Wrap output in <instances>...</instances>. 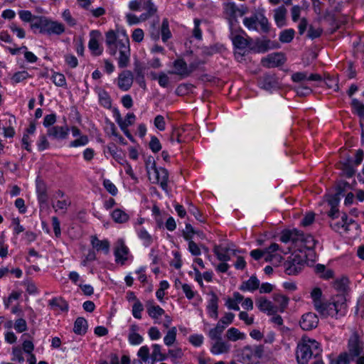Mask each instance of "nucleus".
Segmentation results:
<instances>
[{"mask_svg":"<svg viewBox=\"0 0 364 364\" xmlns=\"http://www.w3.org/2000/svg\"><path fill=\"white\" fill-rule=\"evenodd\" d=\"M105 44L109 55L114 56L119 51L118 67L124 68L130 61L129 39L126 32L109 30L105 33Z\"/></svg>","mask_w":364,"mask_h":364,"instance_id":"nucleus-1","label":"nucleus"},{"mask_svg":"<svg viewBox=\"0 0 364 364\" xmlns=\"http://www.w3.org/2000/svg\"><path fill=\"white\" fill-rule=\"evenodd\" d=\"M279 240L285 244H290L287 247L288 252L294 250L302 253L304 250H311L316 245V241L313 236L310 235H305L303 232L297 230H284L282 232Z\"/></svg>","mask_w":364,"mask_h":364,"instance_id":"nucleus-2","label":"nucleus"},{"mask_svg":"<svg viewBox=\"0 0 364 364\" xmlns=\"http://www.w3.org/2000/svg\"><path fill=\"white\" fill-rule=\"evenodd\" d=\"M341 194V188L337 186L336 191L333 194H326L321 205H324L326 213L329 219L328 223L331 228L335 232H339L341 229L340 218V196Z\"/></svg>","mask_w":364,"mask_h":364,"instance_id":"nucleus-3","label":"nucleus"},{"mask_svg":"<svg viewBox=\"0 0 364 364\" xmlns=\"http://www.w3.org/2000/svg\"><path fill=\"white\" fill-rule=\"evenodd\" d=\"M364 364V342L357 331H353L348 341L347 350L343 352V364Z\"/></svg>","mask_w":364,"mask_h":364,"instance_id":"nucleus-4","label":"nucleus"},{"mask_svg":"<svg viewBox=\"0 0 364 364\" xmlns=\"http://www.w3.org/2000/svg\"><path fill=\"white\" fill-rule=\"evenodd\" d=\"M320 344L315 340L303 338L297 345L296 357L298 364H307L315 356L321 354Z\"/></svg>","mask_w":364,"mask_h":364,"instance_id":"nucleus-5","label":"nucleus"},{"mask_svg":"<svg viewBox=\"0 0 364 364\" xmlns=\"http://www.w3.org/2000/svg\"><path fill=\"white\" fill-rule=\"evenodd\" d=\"M243 24L250 31H256L267 33L270 31V24L262 11H256L250 17L243 19Z\"/></svg>","mask_w":364,"mask_h":364,"instance_id":"nucleus-6","label":"nucleus"},{"mask_svg":"<svg viewBox=\"0 0 364 364\" xmlns=\"http://www.w3.org/2000/svg\"><path fill=\"white\" fill-rule=\"evenodd\" d=\"M146 171L149 175V179L154 177L153 183H159L161 188L168 191V171L162 167H156L154 160L149 159L146 162Z\"/></svg>","mask_w":364,"mask_h":364,"instance_id":"nucleus-7","label":"nucleus"},{"mask_svg":"<svg viewBox=\"0 0 364 364\" xmlns=\"http://www.w3.org/2000/svg\"><path fill=\"white\" fill-rule=\"evenodd\" d=\"M262 345L246 346L240 353V362L245 364H257L264 355Z\"/></svg>","mask_w":364,"mask_h":364,"instance_id":"nucleus-8","label":"nucleus"},{"mask_svg":"<svg viewBox=\"0 0 364 364\" xmlns=\"http://www.w3.org/2000/svg\"><path fill=\"white\" fill-rule=\"evenodd\" d=\"M333 289L337 291L336 297L338 299L333 298V301L326 304L323 303L322 311H317L318 313L323 316H330L331 317H338L339 311L341 307V304L339 301V293L341 289V281L336 280L333 284Z\"/></svg>","mask_w":364,"mask_h":364,"instance_id":"nucleus-9","label":"nucleus"},{"mask_svg":"<svg viewBox=\"0 0 364 364\" xmlns=\"http://www.w3.org/2000/svg\"><path fill=\"white\" fill-rule=\"evenodd\" d=\"M306 263V254H291L284 263V272L289 275L300 272Z\"/></svg>","mask_w":364,"mask_h":364,"instance_id":"nucleus-10","label":"nucleus"},{"mask_svg":"<svg viewBox=\"0 0 364 364\" xmlns=\"http://www.w3.org/2000/svg\"><path fill=\"white\" fill-rule=\"evenodd\" d=\"M129 8L132 11H146L140 16L141 21H145L156 11V8L151 0H132L129 3Z\"/></svg>","mask_w":364,"mask_h":364,"instance_id":"nucleus-11","label":"nucleus"},{"mask_svg":"<svg viewBox=\"0 0 364 364\" xmlns=\"http://www.w3.org/2000/svg\"><path fill=\"white\" fill-rule=\"evenodd\" d=\"M224 13L226 18L228 19L230 28L231 30L237 23V18L242 17L246 12L243 8H238L233 3H228L225 6Z\"/></svg>","mask_w":364,"mask_h":364,"instance_id":"nucleus-12","label":"nucleus"},{"mask_svg":"<svg viewBox=\"0 0 364 364\" xmlns=\"http://www.w3.org/2000/svg\"><path fill=\"white\" fill-rule=\"evenodd\" d=\"M114 255L115 257V262L117 264L124 265L129 259L130 255L129 250L125 245L124 240L119 239L116 242Z\"/></svg>","mask_w":364,"mask_h":364,"instance_id":"nucleus-13","label":"nucleus"},{"mask_svg":"<svg viewBox=\"0 0 364 364\" xmlns=\"http://www.w3.org/2000/svg\"><path fill=\"white\" fill-rule=\"evenodd\" d=\"M211 346L210 351L213 355L228 354L231 350V344L228 341L222 338L210 339Z\"/></svg>","mask_w":364,"mask_h":364,"instance_id":"nucleus-14","label":"nucleus"},{"mask_svg":"<svg viewBox=\"0 0 364 364\" xmlns=\"http://www.w3.org/2000/svg\"><path fill=\"white\" fill-rule=\"evenodd\" d=\"M279 252H283L284 254L287 253V252L282 250L279 248V245L277 243L271 244L267 248H266L265 261L269 262L273 264H278L280 263L282 259V256Z\"/></svg>","mask_w":364,"mask_h":364,"instance_id":"nucleus-15","label":"nucleus"},{"mask_svg":"<svg viewBox=\"0 0 364 364\" xmlns=\"http://www.w3.org/2000/svg\"><path fill=\"white\" fill-rule=\"evenodd\" d=\"M363 159V150H361V149L357 150L355 154V157L353 159H348V164H346L343 163V175H346L348 178L352 177L354 175L355 170L350 164L353 163L354 165L358 166L362 162Z\"/></svg>","mask_w":364,"mask_h":364,"instance_id":"nucleus-16","label":"nucleus"},{"mask_svg":"<svg viewBox=\"0 0 364 364\" xmlns=\"http://www.w3.org/2000/svg\"><path fill=\"white\" fill-rule=\"evenodd\" d=\"M41 26H43V33L60 35L65 31L63 23L50 21L46 18L43 20Z\"/></svg>","mask_w":364,"mask_h":364,"instance_id":"nucleus-17","label":"nucleus"},{"mask_svg":"<svg viewBox=\"0 0 364 364\" xmlns=\"http://www.w3.org/2000/svg\"><path fill=\"white\" fill-rule=\"evenodd\" d=\"M134 82V75L128 70H123L117 77V85L122 91L129 90Z\"/></svg>","mask_w":364,"mask_h":364,"instance_id":"nucleus-18","label":"nucleus"},{"mask_svg":"<svg viewBox=\"0 0 364 364\" xmlns=\"http://www.w3.org/2000/svg\"><path fill=\"white\" fill-rule=\"evenodd\" d=\"M70 128L68 126H53L47 129V135L56 140H64L68 136Z\"/></svg>","mask_w":364,"mask_h":364,"instance_id":"nucleus-19","label":"nucleus"},{"mask_svg":"<svg viewBox=\"0 0 364 364\" xmlns=\"http://www.w3.org/2000/svg\"><path fill=\"white\" fill-rule=\"evenodd\" d=\"M343 229L350 239L355 238L359 235V225L353 219H348L346 215H343Z\"/></svg>","mask_w":364,"mask_h":364,"instance_id":"nucleus-20","label":"nucleus"},{"mask_svg":"<svg viewBox=\"0 0 364 364\" xmlns=\"http://www.w3.org/2000/svg\"><path fill=\"white\" fill-rule=\"evenodd\" d=\"M318 323V318L314 313L309 312L304 314L300 320L301 328L304 331L315 328Z\"/></svg>","mask_w":364,"mask_h":364,"instance_id":"nucleus-21","label":"nucleus"},{"mask_svg":"<svg viewBox=\"0 0 364 364\" xmlns=\"http://www.w3.org/2000/svg\"><path fill=\"white\" fill-rule=\"evenodd\" d=\"M284 63V56L282 53H276L268 55L262 58V64L267 68H275Z\"/></svg>","mask_w":364,"mask_h":364,"instance_id":"nucleus-22","label":"nucleus"},{"mask_svg":"<svg viewBox=\"0 0 364 364\" xmlns=\"http://www.w3.org/2000/svg\"><path fill=\"white\" fill-rule=\"evenodd\" d=\"M256 305L261 311L265 312L268 315H273L277 313V307L265 297L257 299L256 300Z\"/></svg>","mask_w":364,"mask_h":364,"instance_id":"nucleus-23","label":"nucleus"},{"mask_svg":"<svg viewBox=\"0 0 364 364\" xmlns=\"http://www.w3.org/2000/svg\"><path fill=\"white\" fill-rule=\"evenodd\" d=\"M259 86L266 90L278 87L277 78L274 74L267 73L262 76L259 80Z\"/></svg>","mask_w":364,"mask_h":364,"instance_id":"nucleus-24","label":"nucleus"},{"mask_svg":"<svg viewBox=\"0 0 364 364\" xmlns=\"http://www.w3.org/2000/svg\"><path fill=\"white\" fill-rule=\"evenodd\" d=\"M115 121L119 126L121 129H128V127L132 125L136 119V116L134 113H128L124 119L121 117L120 113L117 109L114 112Z\"/></svg>","mask_w":364,"mask_h":364,"instance_id":"nucleus-25","label":"nucleus"},{"mask_svg":"<svg viewBox=\"0 0 364 364\" xmlns=\"http://www.w3.org/2000/svg\"><path fill=\"white\" fill-rule=\"evenodd\" d=\"M174 70L170 72L171 74L177 75L184 78L190 75L191 70L188 68V65L183 59H176L173 62Z\"/></svg>","mask_w":364,"mask_h":364,"instance_id":"nucleus-26","label":"nucleus"},{"mask_svg":"<svg viewBox=\"0 0 364 364\" xmlns=\"http://www.w3.org/2000/svg\"><path fill=\"white\" fill-rule=\"evenodd\" d=\"M100 36L97 31L90 32V39L88 43V48L94 55L98 56L102 53L103 48L100 45L97 36Z\"/></svg>","mask_w":364,"mask_h":364,"instance_id":"nucleus-27","label":"nucleus"},{"mask_svg":"<svg viewBox=\"0 0 364 364\" xmlns=\"http://www.w3.org/2000/svg\"><path fill=\"white\" fill-rule=\"evenodd\" d=\"M139 331V326L137 324L132 323L130 325L127 338L129 343L132 346L139 345L144 341L143 337L138 333Z\"/></svg>","mask_w":364,"mask_h":364,"instance_id":"nucleus-28","label":"nucleus"},{"mask_svg":"<svg viewBox=\"0 0 364 364\" xmlns=\"http://www.w3.org/2000/svg\"><path fill=\"white\" fill-rule=\"evenodd\" d=\"M291 79L295 82L305 81H321V76L318 74H308L306 72H298L291 75Z\"/></svg>","mask_w":364,"mask_h":364,"instance_id":"nucleus-29","label":"nucleus"},{"mask_svg":"<svg viewBox=\"0 0 364 364\" xmlns=\"http://www.w3.org/2000/svg\"><path fill=\"white\" fill-rule=\"evenodd\" d=\"M207 311L209 316L217 319L218 317V297L214 293L211 294L208 301Z\"/></svg>","mask_w":364,"mask_h":364,"instance_id":"nucleus-30","label":"nucleus"},{"mask_svg":"<svg viewBox=\"0 0 364 364\" xmlns=\"http://www.w3.org/2000/svg\"><path fill=\"white\" fill-rule=\"evenodd\" d=\"M91 245L97 251H103L105 254L109 252L110 244L107 240H100L99 238L93 235L91 237Z\"/></svg>","mask_w":364,"mask_h":364,"instance_id":"nucleus-31","label":"nucleus"},{"mask_svg":"<svg viewBox=\"0 0 364 364\" xmlns=\"http://www.w3.org/2000/svg\"><path fill=\"white\" fill-rule=\"evenodd\" d=\"M231 39L234 46L240 50H244L250 44L249 39L239 34L235 35L232 32L231 33Z\"/></svg>","mask_w":364,"mask_h":364,"instance_id":"nucleus-32","label":"nucleus"},{"mask_svg":"<svg viewBox=\"0 0 364 364\" xmlns=\"http://www.w3.org/2000/svg\"><path fill=\"white\" fill-rule=\"evenodd\" d=\"M311 297L313 300V304L316 311H322L323 302L321 300L322 291L318 287H315L311 292Z\"/></svg>","mask_w":364,"mask_h":364,"instance_id":"nucleus-33","label":"nucleus"},{"mask_svg":"<svg viewBox=\"0 0 364 364\" xmlns=\"http://www.w3.org/2000/svg\"><path fill=\"white\" fill-rule=\"evenodd\" d=\"M259 287V279L256 277L252 276L247 281L243 282L239 289L242 291H253L257 289Z\"/></svg>","mask_w":364,"mask_h":364,"instance_id":"nucleus-34","label":"nucleus"},{"mask_svg":"<svg viewBox=\"0 0 364 364\" xmlns=\"http://www.w3.org/2000/svg\"><path fill=\"white\" fill-rule=\"evenodd\" d=\"M287 9L284 6H279L274 11V19L276 24L279 27H282L285 25Z\"/></svg>","mask_w":364,"mask_h":364,"instance_id":"nucleus-35","label":"nucleus"},{"mask_svg":"<svg viewBox=\"0 0 364 364\" xmlns=\"http://www.w3.org/2000/svg\"><path fill=\"white\" fill-rule=\"evenodd\" d=\"M230 249L221 245H215L213 248V252L217 258L222 262H227L230 259L229 255Z\"/></svg>","mask_w":364,"mask_h":364,"instance_id":"nucleus-36","label":"nucleus"},{"mask_svg":"<svg viewBox=\"0 0 364 364\" xmlns=\"http://www.w3.org/2000/svg\"><path fill=\"white\" fill-rule=\"evenodd\" d=\"M273 299L277 304V312H284L287 309L289 304V298L280 294H275L273 296Z\"/></svg>","mask_w":364,"mask_h":364,"instance_id":"nucleus-37","label":"nucleus"},{"mask_svg":"<svg viewBox=\"0 0 364 364\" xmlns=\"http://www.w3.org/2000/svg\"><path fill=\"white\" fill-rule=\"evenodd\" d=\"M87 330V321L82 317H78L75 323L73 331L77 335H84Z\"/></svg>","mask_w":364,"mask_h":364,"instance_id":"nucleus-38","label":"nucleus"},{"mask_svg":"<svg viewBox=\"0 0 364 364\" xmlns=\"http://www.w3.org/2000/svg\"><path fill=\"white\" fill-rule=\"evenodd\" d=\"M226 338L230 341H237L238 340H244L246 337L245 334L240 332L235 327L230 328L226 332Z\"/></svg>","mask_w":364,"mask_h":364,"instance_id":"nucleus-39","label":"nucleus"},{"mask_svg":"<svg viewBox=\"0 0 364 364\" xmlns=\"http://www.w3.org/2000/svg\"><path fill=\"white\" fill-rule=\"evenodd\" d=\"M111 215L113 220L117 223H124L129 219V215L125 211L119 208L114 210Z\"/></svg>","mask_w":364,"mask_h":364,"instance_id":"nucleus-40","label":"nucleus"},{"mask_svg":"<svg viewBox=\"0 0 364 364\" xmlns=\"http://www.w3.org/2000/svg\"><path fill=\"white\" fill-rule=\"evenodd\" d=\"M136 233L145 247H149L152 244L153 237L144 228L137 229Z\"/></svg>","mask_w":364,"mask_h":364,"instance_id":"nucleus-41","label":"nucleus"},{"mask_svg":"<svg viewBox=\"0 0 364 364\" xmlns=\"http://www.w3.org/2000/svg\"><path fill=\"white\" fill-rule=\"evenodd\" d=\"M226 328L224 324L220 321L217 323L215 328H211L208 332V336L210 339L222 338L221 335Z\"/></svg>","mask_w":364,"mask_h":364,"instance_id":"nucleus-42","label":"nucleus"},{"mask_svg":"<svg viewBox=\"0 0 364 364\" xmlns=\"http://www.w3.org/2000/svg\"><path fill=\"white\" fill-rule=\"evenodd\" d=\"M50 305L52 307L60 309L62 311H68V303L66 302L65 300H64L63 299H62L60 297L54 298L52 300H50Z\"/></svg>","mask_w":364,"mask_h":364,"instance_id":"nucleus-43","label":"nucleus"},{"mask_svg":"<svg viewBox=\"0 0 364 364\" xmlns=\"http://www.w3.org/2000/svg\"><path fill=\"white\" fill-rule=\"evenodd\" d=\"M98 97L99 102L102 106L107 109H109L111 107L112 100L109 94L106 91H100L98 94Z\"/></svg>","mask_w":364,"mask_h":364,"instance_id":"nucleus-44","label":"nucleus"},{"mask_svg":"<svg viewBox=\"0 0 364 364\" xmlns=\"http://www.w3.org/2000/svg\"><path fill=\"white\" fill-rule=\"evenodd\" d=\"M177 330L176 327L171 328L165 337L164 338V342L165 345L170 346L174 343L176 339Z\"/></svg>","mask_w":364,"mask_h":364,"instance_id":"nucleus-45","label":"nucleus"},{"mask_svg":"<svg viewBox=\"0 0 364 364\" xmlns=\"http://www.w3.org/2000/svg\"><path fill=\"white\" fill-rule=\"evenodd\" d=\"M71 202L68 198H63L62 200H58L55 204H53L52 206L54 208L55 211H58V210H62L63 213H65L68 208L70 205Z\"/></svg>","mask_w":364,"mask_h":364,"instance_id":"nucleus-46","label":"nucleus"},{"mask_svg":"<svg viewBox=\"0 0 364 364\" xmlns=\"http://www.w3.org/2000/svg\"><path fill=\"white\" fill-rule=\"evenodd\" d=\"M152 348L151 358L154 360L162 361L166 359L167 356L161 352V347L160 345L154 344Z\"/></svg>","mask_w":364,"mask_h":364,"instance_id":"nucleus-47","label":"nucleus"},{"mask_svg":"<svg viewBox=\"0 0 364 364\" xmlns=\"http://www.w3.org/2000/svg\"><path fill=\"white\" fill-rule=\"evenodd\" d=\"M161 33V38L164 42H166L171 37L168 21L166 18H164L162 21Z\"/></svg>","mask_w":364,"mask_h":364,"instance_id":"nucleus-48","label":"nucleus"},{"mask_svg":"<svg viewBox=\"0 0 364 364\" xmlns=\"http://www.w3.org/2000/svg\"><path fill=\"white\" fill-rule=\"evenodd\" d=\"M294 34L295 31L294 29H286L281 32L279 35V41L285 43H289L293 40Z\"/></svg>","mask_w":364,"mask_h":364,"instance_id":"nucleus-49","label":"nucleus"},{"mask_svg":"<svg viewBox=\"0 0 364 364\" xmlns=\"http://www.w3.org/2000/svg\"><path fill=\"white\" fill-rule=\"evenodd\" d=\"M29 77H31V76L29 75V73L27 71H26V70L19 71L13 75V76L11 77V81L13 83L16 84V83H19V82L26 80L27 78H29Z\"/></svg>","mask_w":364,"mask_h":364,"instance_id":"nucleus-50","label":"nucleus"},{"mask_svg":"<svg viewBox=\"0 0 364 364\" xmlns=\"http://www.w3.org/2000/svg\"><path fill=\"white\" fill-rule=\"evenodd\" d=\"M53 82L58 87L66 86V80L63 74L60 73H54L52 77Z\"/></svg>","mask_w":364,"mask_h":364,"instance_id":"nucleus-51","label":"nucleus"},{"mask_svg":"<svg viewBox=\"0 0 364 364\" xmlns=\"http://www.w3.org/2000/svg\"><path fill=\"white\" fill-rule=\"evenodd\" d=\"M144 311V306L140 301H136L132 305V315L135 318H141V312Z\"/></svg>","mask_w":364,"mask_h":364,"instance_id":"nucleus-52","label":"nucleus"},{"mask_svg":"<svg viewBox=\"0 0 364 364\" xmlns=\"http://www.w3.org/2000/svg\"><path fill=\"white\" fill-rule=\"evenodd\" d=\"M165 313L164 310L161 308L159 305L151 306L149 309L148 314L152 318L156 319L164 315Z\"/></svg>","mask_w":364,"mask_h":364,"instance_id":"nucleus-53","label":"nucleus"},{"mask_svg":"<svg viewBox=\"0 0 364 364\" xmlns=\"http://www.w3.org/2000/svg\"><path fill=\"white\" fill-rule=\"evenodd\" d=\"M134 73L136 74V80L139 83V85L141 87H144L145 82L143 68L140 65H136L134 68Z\"/></svg>","mask_w":364,"mask_h":364,"instance_id":"nucleus-54","label":"nucleus"},{"mask_svg":"<svg viewBox=\"0 0 364 364\" xmlns=\"http://www.w3.org/2000/svg\"><path fill=\"white\" fill-rule=\"evenodd\" d=\"M183 132V130L182 129L175 128L170 136V141L171 142L177 141L179 144L183 143L184 141L181 138Z\"/></svg>","mask_w":364,"mask_h":364,"instance_id":"nucleus-55","label":"nucleus"},{"mask_svg":"<svg viewBox=\"0 0 364 364\" xmlns=\"http://www.w3.org/2000/svg\"><path fill=\"white\" fill-rule=\"evenodd\" d=\"M149 348L147 346H141L138 350L137 355L144 363L149 361Z\"/></svg>","mask_w":364,"mask_h":364,"instance_id":"nucleus-56","label":"nucleus"},{"mask_svg":"<svg viewBox=\"0 0 364 364\" xmlns=\"http://www.w3.org/2000/svg\"><path fill=\"white\" fill-rule=\"evenodd\" d=\"M89 141L88 137L86 135H82L78 139L70 141V147H77L85 146Z\"/></svg>","mask_w":364,"mask_h":364,"instance_id":"nucleus-57","label":"nucleus"},{"mask_svg":"<svg viewBox=\"0 0 364 364\" xmlns=\"http://www.w3.org/2000/svg\"><path fill=\"white\" fill-rule=\"evenodd\" d=\"M105 188L112 196H116L118 193L116 186L109 179H105L103 181Z\"/></svg>","mask_w":364,"mask_h":364,"instance_id":"nucleus-58","label":"nucleus"},{"mask_svg":"<svg viewBox=\"0 0 364 364\" xmlns=\"http://www.w3.org/2000/svg\"><path fill=\"white\" fill-rule=\"evenodd\" d=\"M14 328L18 333H22L27 330V323L25 319L18 318L14 323Z\"/></svg>","mask_w":364,"mask_h":364,"instance_id":"nucleus-59","label":"nucleus"},{"mask_svg":"<svg viewBox=\"0 0 364 364\" xmlns=\"http://www.w3.org/2000/svg\"><path fill=\"white\" fill-rule=\"evenodd\" d=\"M149 148L154 153H157L161 149V143L156 136H151L149 142Z\"/></svg>","mask_w":364,"mask_h":364,"instance_id":"nucleus-60","label":"nucleus"},{"mask_svg":"<svg viewBox=\"0 0 364 364\" xmlns=\"http://www.w3.org/2000/svg\"><path fill=\"white\" fill-rule=\"evenodd\" d=\"M9 28L14 33H15L17 36L18 38H25V36H26L25 31L23 28L18 27L16 25V23H11L9 25Z\"/></svg>","mask_w":364,"mask_h":364,"instance_id":"nucleus-61","label":"nucleus"},{"mask_svg":"<svg viewBox=\"0 0 364 364\" xmlns=\"http://www.w3.org/2000/svg\"><path fill=\"white\" fill-rule=\"evenodd\" d=\"M154 126L159 130L164 131L166 129L165 119L162 115H156L154 122Z\"/></svg>","mask_w":364,"mask_h":364,"instance_id":"nucleus-62","label":"nucleus"},{"mask_svg":"<svg viewBox=\"0 0 364 364\" xmlns=\"http://www.w3.org/2000/svg\"><path fill=\"white\" fill-rule=\"evenodd\" d=\"M182 290L186 297L189 300L193 299L197 294L196 291L193 290L192 287L188 284H184V285L182 286Z\"/></svg>","mask_w":364,"mask_h":364,"instance_id":"nucleus-63","label":"nucleus"},{"mask_svg":"<svg viewBox=\"0 0 364 364\" xmlns=\"http://www.w3.org/2000/svg\"><path fill=\"white\" fill-rule=\"evenodd\" d=\"M353 107L359 116H364V104L356 99L352 100Z\"/></svg>","mask_w":364,"mask_h":364,"instance_id":"nucleus-64","label":"nucleus"}]
</instances>
